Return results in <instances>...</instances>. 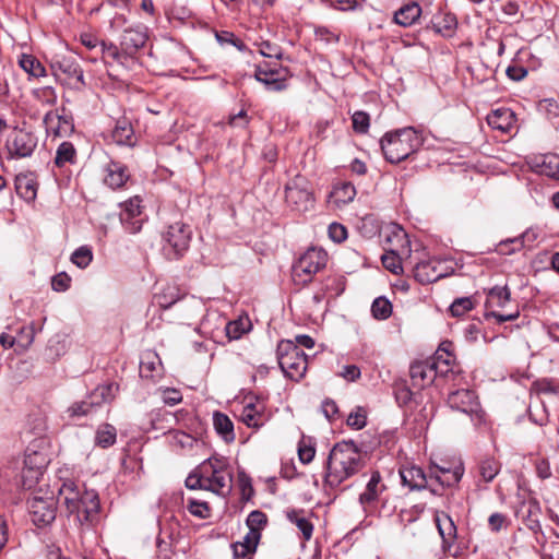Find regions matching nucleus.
Listing matches in <instances>:
<instances>
[{
  "label": "nucleus",
  "mask_w": 559,
  "mask_h": 559,
  "mask_svg": "<svg viewBox=\"0 0 559 559\" xmlns=\"http://www.w3.org/2000/svg\"><path fill=\"white\" fill-rule=\"evenodd\" d=\"M365 462L353 441L336 443L326 460L325 489H336L344 480L361 471Z\"/></svg>",
  "instance_id": "f257e3e1"
},
{
  "label": "nucleus",
  "mask_w": 559,
  "mask_h": 559,
  "mask_svg": "<svg viewBox=\"0 0 559 559\" xmlns=\"http://www.w3.org/2000/svg\"><path fill=\"white\" fill-rule=\"evenodd\" d=\"M147 39L146 27L135 26L123 29L119 45L102 40L99 46L104 58H110L118 64L126 66L145 46Z\"/></svg>",
  "instance_id": "f03ea898"
},
{
  "label": "nucleus",
  "mask_w": 559,
  "mask_h": 559,
  "mask_svg": "<svg viewBox=\"0 0 559 559\" xmlns=\"http://www.w3.org/2000/svg\"><path fill=\"white\" fill-rule=\"evenodd\" d=\"M421 145L423 139L412 127L386 132L380 141L385 159L392 164L405 160Z\"/></svg>",
  "instance_id": "7ed1b4c3"
},
{
  "label": "nucleus",
  "mask_w": 559,
  "mask_h": 559,
  "mask_svg": "<svg viewBox=\"0 0 559 559\" xmlns=\"http://www.w3.org/2000/svg\"><path fill=\"white\" fill-rule=\"evenodd\" d=\"M277 362L286 377L299 380L307 370L306 354L289 340H282L276 348Z\"/></svg>",
  "instance_id": "20e7f679"
},
{
  "label": "nucleus",
  "mask_w": 559,
  "mask_h": 559,
  "mask_svg": "<svg viewBox=\"0 0 559 559\" xmlns=\"http://www.w3.org/2000/svg\"><path fill=\"white\" fill-rule=\"evenodd\" d=\"M439 357H430L426 360L415 361L409 367L411 385L420 391L432 384L438 377H445L450 372L449 365L438 364Z\"/></svg>",
  "instance_id": "39448f33"
},
{
  "label": "nucleus",
  "mask_w": 559,
  "mask_h": 559,
  "mask_svg": "<svg viewBox=\"0 0 559 559\" xmlns=\"http://www.w3.org/2000/svg\"><path fill=\"white\" fill-rule=\"evenodd\" d=\"M328 261L323 249L309 248L293 265V276L301 284L311 282L312 276L321 271Z\"/></svg>",
  "instance_id": "423d86ee"
},
{
  "label": "nucleus",
  "mask_w": 559,
  "mask_h": 559,
  "mask_svg": "<svg viewBox=\"0 0 559 559\" xmlns=\"http://www.w3.org/2000/svg\"><path fill=\"white\" fill-rule=\"evenodd\" d=\"M118 389L119 385L117 383H107L96 386L85 400L75 402L68 408L69 415L75 417L92 414L96 407H99L104 403L111 402Z\"/></svg>",
  "instance_id": "0eeeda50"
},
{
  "label": "nucleus",
  "mask_w": 559,
  "mask_h": 559,
  "mask_svg": "<svg viewBox=\"0 0 559 559\" xmlns=\"http://www.w3.org/2000/svg\"><path fill=\"white\" fill-rule=\"evenodd\" d=\"M48 463L49 459L47 453L37 449L35 444H29L25 450L23 461L24 466L21 474L22 486L26 489H31L38 481Z\"/></svg>",
  "instance_id": "6e6552de"
},
{
  "label": "nucleus",
  "mask_w": 559,
  "mask_h": 559,
  "mask_svg": "<svg viewBox=\"0 0 559 559\" xmlns=\"http://www.w3.org/2000/svg\"><path fill=\"white\" fill-rule=\"evenodd\" d=\"M74 503L75 508L68 512L80 525H93L98 521L100 504L96 491L84 490Z\"/></svg>",
  "instance_id": "1a4fd4ad"
},
{
  "label": "nucleus",
  "mask_w": 559,
  "mask_h": 559,
  "mask_svg": "<svg viewBox=\"0 0 559 559\" xmlns=\"http://www.w3.org/2000/svg\"><path fill=\"white\" fill-rule=\"evenodd\" d=\"M37 136L28 130L14 128L5 143L10 158H25L32 156L37 147Z\"/></svg>",
  "instance_id": "9d476101"
},
{
  "label": "nucleus",
  "mask_w": 559,
  "mask_h": 559,
  "mask_svg": "<svg viewBox=\"0 0 559 559\" xmlns=\"http://www.w3.org/2000/svg\"><path fill=\"white\" fill-rule=\"evenodd\" d=\"M285 199L288 205L297 211H307L313 203L309 182L305 177L296 176L285 187Z\"/></svg>",
  "instance_id": "9b49d317"
},
{
  "label": "nucleus",
  "mask_w": 559,
  "mask_h": 559,
  "mask_svg": "<svg viewBox=\"0 0 559 559\" xmlns=\"http://www.w3.org/2000/svg\"><path fill=\"white\" fill-rule=\"evenodd\" d=\"M191 236V227L182 222H175L168 226L163 238L173 251L171 259H178L188 250Z\"/></svg>",
  "instance_id": "f8f14e48"
},
{
  "label": "nucleus",
  "mask_w": 559,
  "mask_h": 559,
  "mask_svg": "<svg viewBox=\"0 0 559 559\" xmlns=\"http://www.w3.org/2000/svg\"><path fill=\"white\" fill-rule=\"evenodd\" d=\"M28 512L36 526H46L56 519V502L53 498L33 497L28 500Z\"/></svg>",
  "instance_id": "ddd939ff"
},
{
  "label": "nucleus",
  "mask_w": 559,
  "mask_h": 559,
  "mask_svg": "<svg viewBox=\"0 0 559 559\" xmlns=\"http://www.w3.org/2000/svg\"><path fill=\"white\" fill-rule=\"evenodd\" d=\"M412 271L414 278L423 285L437 282L450 274L449 267H445L444 263L438 259L419 261Z\"/></svg>",
  "instance_id": "4468645a"
},
{
  "label": "nucleus",
  "mask_w": 559,
  "mask_h": 559,
  "mask_svg": "<svg viewBox=\"0 0 559 559\" xmlns=\"http://www.w3.org/2000/svg\"><path fill=\"white\" fill-rule=\"evenodd\" d=\"M43 122L47 133L55 136L64 138L74 132L73 118L71 115L66 114V108L48 111Z\"/></svg>",
  "instance_id": "2eb2a0df"
},
{
  "label": "nucleus",
  "mask_w": 559,
  "mask_h": 559,
  "mask_svg": "<svg viewBox=\"0 0 559 559\" xmlns=\"http://www.w3.org/2000/svg\"><path fill=\"white\" fill-rule=\"evenodd\" d=\"M120 222L130 234L141 230L144 218L141 211V199L134 197L126 201L120 212Z\"/></svg>",
  "instance_id": "dca6fc26"
},
{
  "label": "nucleus",
  "mask_w": 559,
  "mask_h": 559,
  "mask_svg": "<svg viewBox=\"0 0 559 559\" xmlns=\"http://www.w3.org/2000/svg\"><path fill=\"white\" fill-rule=\"evenodd\" d=\"M515 514L516 518L521 520V522L533 533L536 534L542 531L539 521L542 515V507L536 499L531 498L522 501Z\"/></svg>",
  "instance_id": "f3484780"
},
{
  "label": "nucleus",
  "mask_w": 559,
  "mask_h": 559,
  "mask_svg": "<svg viewBox=\"0 0 559 559\" xmlns=\"http://www.w3.org/2000/svg\"><path fill=\"white\" fill-rule=\"evenodd\" d=\"M447 402L452 409L467 415L476 414L479 409L477 396L468 389H461L451 392Z\"/></svg>",
  "instance_id": "a211bd4d"
},
{
  "label": "nucleus",
  "mask_w": 559,
  "mask_h": 559,
  "mask_svg": "<svg viewBox=\"0 0 559 559\" xmlns=\"http://www.w3.org/2000/svg\"><path fill=\"white\" fill-rule=\"evenodd\" d=\"M53 75L59 78V73L66 74L68 79H75L83 83V70L71 56H56L50 64Z\"/></svg>",
  "instance_id": "6ab92c4d"
},
{
  "label": "nucleus",
  "mask_w": 559,
  "mask_h": 559,
  "mask_svg": "<svg viewBox=\"0 0 559 559\" xmlns=\"http://www.w3.org/2000/svg\"><path fill=\"white\" fill-rule=\"evenodd\" d=\"M487 123L495 130L509 133L515 123V114L510 108H498L488 114Z\"/></svg>",
  "instance_id": "aec40b11"
},
{
  "label": "nucleus",
  "mask_w": 559,
  "mask_h": 559,
  "mask_svg": "<svg viewBox=\"0 0 559 559\" xmlns=\"http://www.w3.org/2000/svg\"><path fill=\"white\" fill-rule=\"evenodd\" d=\"M104 171L106 173L104 183L111 189L121 188L129 179L127 167L119 162H108L104 167Z\"/></svg>",
  "instance_id": "412c9836"
},
{
  "label": "nucleus",
  "mask_w": 559,
  "mask_h": 559,
  "mask_svg": "<svg viewBox=\"0 0 559 559\" xmlns=\"http://www.w3.org/2000/svg\"><path fill=\"white\" fill-rule=\"evenodd\" d=\"M456 27V16L449 12L433 15L430 25H428V28H431L436 34L442 37H452Z\"/></svg>",
  "instance_id": "4be33fe9"
},
{
  "label": "nucleus",
  "mask_w": 559,
  "mask_h": 559,
  "mask_svg": "<svg viewBox=\"0 0 559 559\" xmlns=\"http://www.w3.org/2000/svg\"><path fill=\"white\" fill-rule=\"evenodd\" d=\"M233 474L230 472L206 474V490L219 496H227L233 488Z\"/></svg>",
  "instance_id": "5701e85b"
},
{
  "label": "nucleus",
  "mask_w": 559,
  "mask_h": 559,
  "mask_svg": "<svg viewBox=\"0 0 559 559\" xmlns=\"http://www.w3.org/2000/svg\"><path fill=\"white\" fill-rule=\"evenodd\" d=\"M37 181L33 173L20 174L15 177V190L20 198L33 202L37 195Z\"/></svg>",
  "instance_id": "b1692460"
},
{
  "label": "nucleus",
  "mask_w": 559,
  "mask_h": 559,
  "mask_svg": "<svg viewBox=\"0 0 559 559\" xmlns=\"http://www.w3.org/2000/svg\"><path fill=\"white\" fill-rule=\"evenodd\" d=\"M421 15V7L417 2H409L395 11L393 22L403 27L415 24Z\"/></svg>",
  "instance_id": "393cba45"
},
{
  "label": "nucleus",
  "mask_w": 559,
  "mask_h": 559,
  "mask_svg": "<svg viewBox=\"0 0 559 559\" xmlns=\"http://www.w3.org/2000/svg\"><path fill=\"white\" fill-rule=\"evenodd\" d=\"M83 493L72 479L63 480L58 489V502L66 506L67 511L75 508L76 499Z\"/></svg>",
  "instance_id": "a878e982"
},
{
  "label": "nucleus",
  "mask_w": 559,
  "mask_h": 559,
  "mask_svg": "<svg viewBox=\"0 0 559 559\" xmlns=\"http://www.w3.org/2000/svg\"><path fill=\"white\" fill-rule=\"evenodd\" d=\"M213 426L216 433L226 442L231 443L236 439L231 419L222 412H214Z\"/></svg>",
  "instance_id": "bb28decb"
},
{
  "label": "nucleus",
  "mask_w": 559,
  "mask_h": 559,
  "mask_svg": "<svg viewBox=\"0 0 559 559\" xmlns=\"http://www.w3.org/2000/svg\"><path fill=\"white\" fill-rule=\"evenodd\" d=\"M402 484L411 489H423L427 485V478L423 469L417 466L405 467L400 471Z\"/></svg>",
  "instance_id": "cd10ccee"
},
{
  "label": "nucleus",
  "mask_w": 559,
  "mask_h": 559,
  "mask_svg": "<svg viewBox=\"0 0 559 559\" xmlns=\"http://www.w3.org/2000/svg\"><path fill=\"white\" fill-rule=\"evenodd\" d=\"M162 361L154 352H146L141 356L139 372L144 379H154L159 371Z\"/></svg>",
  "instance_id": "c85d7f7f"
},
{
  "label": "nucleus",
  "mask_w": 559,
  "mask_h": 559,
  "mask_svg": "<svg viewBox=\"0 0 559 559\" xmlns=\"http://www.w3.org/2000/svg\"><path fill=\"white\" fill-rule=\"evenodd\" d=\"M112 140L119 145H134V131L127 119H120L111 132Z\"/></svg>",
  "instance_id": "c756f323"
},
{
  "label": "nucleus",
  "mask_w": 559,
  "mask_h": 559,
  "mask_svg": "<svg viewBox=\"0 0 559 559\" xmlns=\"http://www.w3.org/2000/svg\"><path fill=\"white\" fill-rule=\"evenodd\" d=\"M436 524L440 536L442 537L444 547L450 546L456 537V526L450 515L442 512L436 515Z\"/></svg>",
  "instance_id": "7c9ffc66"
},
{
  "label": "nucleus",
  "mask_w": 559,
  "mask_h": 559,
  "mask_svg": "<svg viewBox=\"0 0 559 559\" xmlns=\"http://www.w3.org/2000/svg\"><path fill=\"white\" fill-rule=\"evenodd\" d=\"M384 488V485L381 484L380 473L378 471L372 472L371 477L367 483L366 490L359 496L360 503L366 504L373 502Z\"/></svg>",
  "instance_id": "2f4dec72"
},
{
  "label": "nucleus",
  "mask_w": 559,
  "mask_h": 559,
  "mask_svg": "<svg viewBox=\"0 0 559 559\" xmlns=\"http://www.w3.org/2000/svg\"><path fill=\"white\" fill-rule=\"evenodd\" d=\"M510 289L507 285L493 286L487 292L486 308H504L510 301Z\"/></svg>",
  "instance_id": "473e14b6"
},
{
  "label": "nucleus",
  "mask_w": 559,
  "mask_h": 559,
  "mask_svg": "<svg viewBox=\"0 0 559 559\" xmlns=\"http://www.w3.org/2000/svg\"><path fill=\"white\" fill-rule=\"evenodd\" d=\"M117 439V429L111 424H102L95 432V444L99 448L107 449L115 444Z\"/></svg>",
  "instance_id": "72a5a7b5"
},
{
  "label": "nucleus",
  "mask_w": 559,
  "mask_h": 559,
  "mask_svg": "<svg viewBox=\"0 0 559 559\" xmlns=\"http://www.w3.org/2000/svg\"><path fill=\"white\" fill-rule=\"evenodd\" d=\"M241 420L250 428H259L263 426L264 415L262 407L253 403L247 404L241 413Z\"/></svg>",
  "instance_id": "f704fd0d"
},
{
  "label": "nucleus",
  "mask_w": 559,
  "mask_h": 559,
  "mask_svg": "<svg viewBox=\"0 0 559 559\" xmlns=\"http://www.w3.org/2000/svg\"><path fill=\"white\" fill-rule=\"evenodd\" d=\"M19 66L33 78L46 76L45 67L33 55L22 53L19 59Z\"/></svg>",
  "instance_id": "c9c22d12"
},
{
  "label": "nucleus",
  "mask_w": 559,
  "mask_h": 559,
  "mask_svg": "<svg viewBox=\"0 0 559 559\" xmlns=\"http://www.w3.org/2000/svg\"><path fill=\"white\" fill-rule=\"evenodd\" d=\"M78 158L76 150L71 142H62L55 156V165L57 167H63L67 164H75Z\"/></svg>",
  "instance_id": "e433bc0d"
},
{
  "label": "nucleus",
  "mask_w": 559,
  "mask_h": 559,
  "mask_svg": "<svg viewBox=\"0 0 559 559\" xmlns=\"http://www.w3.org/2000/svg\"><path fill=\"white\" fill-rule=\"evenodd\" d=\"M302 512V510L292 509L286 512V518L300 530L304 538L309 540L312 537L313 525L308 519L301 516Z\"/></svg>",
  "instance_id": "4c0bfd02"
},
{
  "label": "nucleus",
  "mask_w": 559,
  "mask_h": 559,
  "mask_svg": "<svg viewBox=\"0 0 559 559\" xmlns=\"http://www.w3.org/2000/svg\"><path fill=\"white\" fill-rule=\"evenodd\" d=\"M479 480L490 483L500 472V463L493 457L481 460L477 467Z\"/></svg>",
  "instance_id": "58836bf2"
},
{
  "label": "nucleus",
  "mask_w": 559,
  "mask_h": 559,
  "mask_svg": "<svg viewBox=\"0 0 559 559\" xmlns=\"http://www.w3.org/2000/svg\"><path fill=\"white\" fill-rule=\"evenodd\" d=\"M540 175L549 178L559 179V155L547 154L542 157V162L536 166Z\"/></svg>",
  "instance_id": "ea45409f"
},
{
  "label": "nucleus",
  "mask_w": 559,
  "mask_h": 559,
  "mask_svg": "<svg viewBox=\"0 0 559 559\" xmlns=\"http://www.w3.org/2000/svg\"><path fill=\"white\" fill-rule=\"evenodd\" d=\"M227 467H228V461L226 457L213 455V456L206 459L202 463L200 469L204 471L206 474H210V473L217 474V473L228 472Z\"/></svg>",
  "instance_id": "a19ab883"
},
{
  "label": "nucleus",
  "mask_w": 559,
  "mask_h": 559,
  "mask_svg": "<svg viewBox=\"0 0 559 559\" xmlns=\"http://www.w3.org/2000/svg\"><path fill=\"white\" fill-rule=\"evenodd\" d=\"M255 79L263 83L270 91L278 92L286 88L285 78L271 76L262 70H255Z\"/></svg>",
  "instance_id": "79ce46f5"
},
{
  "label": "nucleus",
  "mask_w": 559,
  "mask_h": 559,
  "mask_svg": "<svg viewBox=\"0 0 559 559\" xmlns=\"http://www.w3.org/2000/svg\"><path fill=\"white\" fill-rule=\"evenodd\" d=\"M372 316L378 320H385L392 313V305L384 297H378L371 305Z\"/></svg>",
  "instance_id": "37998d69"
},
{
  "label": "nucleus",
  "mask_w": 559,
  "mask_h": 559,
  "mask_svg": "<svg viewBox=\"0 0 559 559\" xmlns=\"http://www.w3.org/2000/svg\"><path fill=\"white\" fill-rule=\"evenodd\" d=\"M462 476H463V467L456 466L452 469H447V472H444L443 475H435V479L442 487H452L461 480Z\"/></svg>",
  "instance_id": "c03bdc74"
},
{
  "label": "nucleus",
  "mask_w": 559,
  "mask_h": 559,
  "mask_svg": "<svg viewBox=\"0 0 559 559\" xmlns=\"http://www.w3.org/2000/svg\"><path fill=\"white\" fill-rule=\"evenodd\" d=\"M532 389L537 394H558L559 381L548 378L539 379L533 382Z\"/></svg>",
  "instance_id": "a18cd8bd"
},
{
  "label": "nucleus",
  "mask_w": 559,
  "mask_h": 559,
  "mask_svg": "<svg viewBox=\"0 0 559 559\" xmlns=\"http://www.w3.org/2000/svg\"><path fill=\"white\" fill-rule=\"evenodd\" d=\"M334 195L337 202L349 203L356 195V188L352 182H342L334 188Z\"/></svg>",
  "instance_id": "49530a36"
},
{
  "label": "nucleus",
  "mask_w": 559,
  "mask_h": 559,
  "mask_svg": "<svg viewBox=\"0 0 559 559\" xmlns=\"http://www.w3.org/2000/svg\"><path fill=\"white\" fill-rule=\"evenodd\" d=\"M381 261L383 266L393 274H400L404 271L401 258L393 250L384 253Z\"/></svg>",
  "instance_id": "de8ad7c7"
},
{
  "label": "nucleus",
  "mask_w": 559,
  "mask_h": 559,
  "mask_svg": "<svg viewBox=\"0 0 559 559\" xmlns=\"http://www.w3.org/2000/svg\"><path fill=\"white\" fill-rule=\"evenodd\" d=\"M524 236L525 235L501 241L497 248L498 253L512 254L515 251L521 250L524 247Z\"/></svg>",
  "instance_id": "09e8293b"
},
{
  "label": "nucleus",
  "mask_w": 559,
  "mask_h": 559,
  "mask_svg": "<svg viewBox=\"0 0 559 559\" xmlns=\"http://www.w3.org/2000/svg\"><path fill=\"white\" fill-rule=\"evenodd\" d=\"M347 426L353 429H362L367 424V414L364 407L357 406L346 419Z\"/></svg>",
  "instance_id": "8fccbe9b"
},
{
  "label": "nucleus",
  "mask_w": 559,
  "mask_h": 559,
  "mask_svg": "<svg viewBox=\"0 0 559 559\" xmlns=\"http://www.w3.org/2000/svg\"><path fill=\"white\" fill-rule=\"evenodd\" d=\"M474 308L471 297L456 298L450 306L449 310L452 317H461Z\"/></svg>",
  "instance_id": "3c124183"
},
{
  "label": "nucleus",
  "mask_w": 559,
  "mask_h": 559,
  "mask_svg": "<svg viewBox=\"0 0 559 559\" xmlns=\"http://www.w3.org/2000/svg\"><path fill=\"white\" fill-rule=\"evenodd\" d=\"M156 299L159 307L167 309L176 304L180 299V296L175 286H168L163 294L156 296Z\"/></svg>",
  "instance_id": "603ef678"
},
{
  "label": "nucleus",
  "mask_w": 559,
  "mask_h": 559,
  "mask_svg": "<svg viewBox=\"0 0 559 559\" xmlns=\"http://www.w3.org/2000/svg\"><path fill=\"white\" fill-rule=\"evenodd\" d=\"M93 259V253L88 247L78 248L71 255V261L79 267H86Z\"/></svg>",
  "instance_id": "864d4df0"
},
{
  "label": "nucleus",
  "mask_w": 559,
  "mask_h": 559,
  "mask_svg": "<svg viewBox=\"0 0 559 559\" xmlns=\"http://www.w3.org/2000/svg\"><path fill=\"white\" fill-rule=\"evenodd\" d=\"M353 129L357 133H367L370 126V117L366 111H355L352 116Z\"/></svg>",
  "instance_id": "5fc2aeb1"
},
{
  "label": "nucleus",
  "mask_w": 559,
  "mask_h": 559,
  "mask_svg": "<svg viewBox=\"0 0 559 559\" xmlns=\"http://www.w3.org/2000/svg\"><path fill=\"white\" fill-rule=\"evenodd\" d=\"M225 334L229 341L238 340L246 333L247 328L241 320L229 321L224 328Z\"/></svg>",
  "instance_id": "6e6d98bb"
},
{
  "label": "nucleus",
  "mask_w": 559,
  "mask_h": 559,
  "mask_svg": "<svg viewBox=\"0 0 559 559\" xmlns=\"http://www.w3.org/2000/svg\"><path fill=\"white\" fill-rule=\"evenodd\" d=\"M186 487L192 490L203 489L206 490V473L201 469V473L192 472L186 479Z\"/></svg>",
  "instance_id": "4d7b16f0"
},
{
  "label": "nucleus",
  "mask_w": 559,
  "mask_h": 559,
  "mask_svg": "<svg viewBox=\"0 0 559 559\" xmlns=\"http://www.w3.org/2000/svg\"><path fill=\"white\" fill-rule=\"evenodd\" d=\"M267 519L265 513L259 510L251 511L247 518V525L249 527V531L251 530H258L259 532L262 530V527L266 524Z\"/></svg>",
  "instance_id": "13d9d810"
},
{
  "label": "nucleus",
  "mask_w": 559,
  "mask_h": 559,
  "mask_svg": "<svg viewBox=\"0 0 559 559\" xmlns=\"http://www.w3.org/2000/svg\"><path fill=\"white\" fill-rule=\"evenodd\" d=\"M316 454L314 447L309 442L307 443L305 439H301L298 443V456L301 463L309 464Z\"/></svg>",
  "instance_id": "bf43d9fd"
},
{
  "label": "nucleus",
  "mask_w": 559,
  "mask_h": 559,
  "mask_svg": "<svg viewBox=\"0 0 559 559\" xmlns=\"http://www.w3.org/2000/svg\"><path fill=\"white\" fill-rule=\"evenodd\" d=\"M35 337V329L33 325H26L21 328L17 337L16 344L23 348H27L31 346Z\"/></svg>",
  "instance_id": "052dcab7"
},
{
  "label": "nucleus",
  "mask_w": 559,
  "mask_h": 559,
  "mask_svg": "<svg viewBox=\"0 0 559 559\" xmlns=\"http://www.w3.org/2000/svg\"><path fill=\"white\" fill-rule=\"evenodd\" d=\"M188 510L191 514L200 519H206L210 515V508L207 503L203 501L190 500Z\"/></svg>",
  "instance_id": "680f3d73"
},
{
  "label": "nucleus",
  "mask_w": 559,
  "mask_h": 559,
  "mask_svg": "<svg viewBox=\"0 0 559 559\" xmlns=\"http://www.w3.org/2000/svg\"><path fill=\"white\" fill-rule=\"evenodd\" d=\"M329 236L334 242H342L347 238V229L338 223H332L329 226Z\"/></svg>",
  "instance_id": "e2e57ef3"
},
{
  "label": "nucleus",
  "mask_w": 559,
  "mask_h": 559,
  "mask_svg": "<svg viewBox=\"0 0 559 559\" xmlns=\"http://www.w3.org/2000/svg\"><path fill=\"white\" fill-rule=\"evenodd\" d=\"M71 278L67 273H58L51 280V287L56 292H66L70 286Z\"/></svg>",
  "instance_id": "0e129e2a"
},
{
  "label": "nucleus",
  "mask_w": 559,
  "mask_h": 559,
  "mask_svg": "<svg viewBox=\"0 0 559 559\" xmlns=\"http://www.w3.org/2000/svg\"><path fill=\"white\" fill-rule=\"evenodd\" d=\"M260 53L266 58H275L277 60L282 58V49L270 41H262L260 44Z\"/></svg>",
  "instance_id": "69168bd1"
},
{
  "label": "nucleus",
  "mask_w": 559,
  "mask_h": 559,
  "mask_svg": "<svg viewBox=\"0 0 559 559\" xmlns=\"http://www.w3.org/2000/svg\"><path fill=\"white\" fill-rule=\"evenodd\" d=\"M162 399L165 404L174 406L182 401V394L177 389L167 388L163 391Z\"/></svg>",
  "instance_id": "338daca9"
},
{
  "label": "nucleus",
  "mask_w": 559,
  "mask_h": 559,
  "mask_svg": "<svg viewBox=\"0 0 559 559\" xmlns=\"http://www.w3.org/2000/svg\"><path fill=\"white\" fill-rule=\"evenodd\" d=\"M322 413L330 420H334L338 415V406L335 401L325 399L321 405Z\"/></svg>",
  "instance_id": "774afa93"
}]
</instances>
